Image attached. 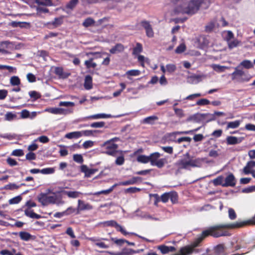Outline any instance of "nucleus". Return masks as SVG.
Here are the masks:
<instances>
[{"mask_svg": "<svg viewBox=\"0 0 255 255\" xmlns=\"http://www.w3.org/2000/svg\"><path fill=\"white\" fill-rule=\"evenodd\" d=\"M205 0H172L176 6L174 8L176 13L193 14L197 12L200 6L205 4Z\"/></svg>", "mask_w": 255, "mask_h": 255, "instance_id": "obj_1", "label": "nucleus"}, {"mask_svg": "<svg viewBox=\"0 0 255 255\" xmlns=\"http://www.w3.org/2000/svg\"><path fill=\"white\" fill-rule=\"evenodd\" d=\"M205 160L204 158H196L193 159L189 152L183 155V158L178 160L175 165L180 169H187L189 167H200Z\"/></svg>", "mask_w": 255, "mask_h": 255, "instance_id": "obj_2", "label": "nucleus"}, {"mask_svg": "<svg viewBox=\"0 0 255 255\" xmlns=\"http://www.w3.org/2000/svg\"><path fill=\"white\" fill-rule=\"evenodd\" d=\"M58 192H53L52 195H47L46 193H41L38 196V201L43 206L49 204H56L57 205H62L64 201L62 200V196L57 194Z\"/></svg>", "mask_w": 255, "mask_h": 255, "instance_id": "obj_3", "label": "nucleus"}, {"mask_svg": "<svg viewBox=\"0 0 255 255\" xmlns=\"http://www.w3.org/2000/svg\"><path fill=\"white\" fill-rule=\"evenodd\" d=\"M241 67L238 65L235 69V71L231 74L232 79L233 80H236L238 82L243 83L248 82L251 78L250 75L246 73L245 71L240 69Z\"/></svg>", "mask_w": 255, "mask_h": 255, "instance_id": "obj_4", "label": "nucleus"}, {"mask_svg": "<svg viewBox=\"0 0 255 255\" xmlns=\"http://www.w3.org/2000/svg\"><path fill=\"white\" fill-rule=\"evenodd\" d=\"M216 118L214 115H211L209 113L206 114H196L191 116H190L187 119V121L189 122L193 121L196 123H199L202 121H206V122H209L215 120Z\"/></svg>", "mask_w": 255, "mask_h": 255, "instance_id": "obj_5", "label": "nucleus"}, {"mask_svg": "<svg viewBox=\"0 0 255 255\" xmlns=\"http://www.w3.org/2000/svg\"><path fill=\"white\" fill-rule=\"evenodd\" d=\"M102 147H105L106 151L105 153L108 155L116 156L118 151V144L114 143L109 142L108 144H105V142L103 144Z\"/></svg>", "mask_w": 255, "mask_h": 255, "instance_id": "obj_6", "label": "nucleus"}, {"mask_svg": "<svg viewBox=\"0 0 255 255\" xmlns=\"http://www.w3.org/2000/svg\"><path fill=\"white\" fill-rule=\"evenodd\" d=\"M102 224L104 226L115 227L117 231L121 232L124 235H127L129 234L115 220L105 221L102 223Z\"/></svg>", "mask_w": 255, "mask_h": 255, "instance_id": "obj_7", "label": "nucleus"}, {"mask_svg": "<svg viewBox=\"0 0 255 255\" xmlns=\"http://www.w3.org/2000/svg\"><path fill=\"white\" fill-rule=\"evenodd\" d=\"M140 25L145 30L146 35L148 37H152L154 36V32L150 22L146 20H142Z\"/></svg>", "mask_w": 255, "mask_h": 255, "instance_id": "obj_8", "label": "nucleus"}, {"mask_svg": "<svg viewBox=\"0 0 255 255\" xmlns=\"http://www.w3.org/2000/svg\"><path fill=\"white\" fill-rule=\"evenodd\" d=\"M236 184V180L233 173H230L225 179L223 187H234Z\"/></svg>", "mask_w": 255, "mask_h": 255, "instance_id": "obj_9", "label": "nucleus"}, {"mask_svg": "<svg viewBox=\"0 0 255 255\" xmlns=\"http://www.w3.org/2000/svg\"><path fill=\"white\" fill-rule=\"evenodd\" d=\"M244 139V137H237L233 136H228L226 138V142L228 145H234L240 143Z\"/></svg>", "mask_w": 255, "mask_h": 255, "instance_id": "obj_10", "label": "nucleus"}, {"mask_svg": "<svg viewBox=\"0 0 255 255\" xmlns=\"http://www.w3.org/2000/svg\"><path fill=\"white\" fill-rule=\"evenodd\" d=\"M78 203V204L77 208V214L79 213L80 211L91 210L93 208L92 206L90 204L88 203H85L84 201L82 200H79Z\"/></svg>", "mask_w": 255, "mask_h": 255, "instance_id": "obj_11", "label": "nucleus"}, {"mask_svg": "<svg viewBox=\"0 0 255 255\" xmlns=\"http://www.w3.org/2000/svg\"><path fill=\"white\" fill-rule=\"evenodd\" d=\"M98 171L97 169H90L87 165H82L81 166V171L85 173V177H90Z\"/></svg>", "mask_w": 255, "mask_h": 255, "instance_id": "obj_12", "label": "nucleus"}, {"mask_svg": "<svg viewBox=\"0 0 255 255\" xmlns=\"http://www.w3.org/2000/svg\"><path fill=\"white\" fill-rule=\"evenodd\" d=\"M202 77V75L193 74L188 76L187 81L190 84H196L201 81Z\"/></svg>", "mask_w": 255, "mask_h": 255, "instance_id": "obj_13", "label": "nucleus"}, {"mask_svg": "<svg viewBox=\"0 0 255 255\" xmlns=\"http://www.w3.org/2000/svg\"><path fill=\"white\" fill-rule=\"evenodd\" d=\"M125 50L124 46L121 43H117L110 50L111 54H114L123 52Z\"/></svg>", "mask_w": 255, "mask_h": 255, "instance_id": "obj_14", "label": "nucleus"}, {"mask_svg": "<svg viewBox=\"0 0 255 255\" xmlns=\"http://www.w3.org/2000/svg\"><path fill=\"white\" fill-rule=\"evenodd\" d=\"M60 192L63 193L64 194L68 196V197L71 198H76L79 197L82 193L80 192L77 191H66L62 190Z\"/></svg>", "mask_w": 255, "mask_h": 255, "instance_id": "obj_15", "label": "nucleus"}, {"mask_svg": "<svg viewBox=\"0 0 255 255\" xmlns=\"http://www.w3.org/2000/svg\"><path fill=\"white\" fill-rule=\"evenodd\" d=\"M141 178L140 177H133L129 180L121 182L120 185L123 186H127L128 185H133L136 183L138 181H141Z\"/></svg>", "mask_w": 255, "mask_h": 255, "instance_id": "obj_16", "label": "nucleus"}, {"mask_svg": "<svg viewBox=\"0 0 255 255\" xmlns=\"http://www.w3.org/2000/svg\"><path fill=\"white\" fill-rule=\"evenodd\" d=\"M54 73L61 78H67L70 75V73H64L62 67H57L55 69Z\"/></svg>", "mask_w": 255, "mask_h": 255, "instance_id": "obj_17", "label": "nucleus"}, {"mask_svg": "<svg viewBox=\"0 0 255 255\" xmlns=\"http://www.w3.org/2000/svg\"><path fill=\"white\" fill-rule=\"evenodd\" d=\"M24 214L32 219H39L41 218V215L35 213L30 209L26 208L24 210Z\"/></svg>", "mask_w": 255, "mask_h": 255, "instance_id": "obj_18", "label": "nucleus"}, {"mask_svg": "<svg viewBox=\"0 0 255 255\" xmlns=\"http://www.w3.org/2000/svg\"><path fill=\"white\" fill-rule=\"evenodd\" d=\"M112 117L111 115L106 114H98L85 117V119H99L110 118Z\"/></svg>", "mask_w": 255, "mask_h": 255, "instance_id": "obj_19", "label": "nucleus"}, {"mask_svg": "<svg viewBox=\"0 0 255 255\" xmlns=\"http://www.w3.org/2000/svg\"><path fill=\"white\" fill-rule=\"evenodd\" d=\"M19 236L20 239L24 241H28L30 240H34V236H32L29 233L26 232H20L19 233Z\"/></svg>", "mask_w": 255, "mask_h": 255, "instance_id": "obj_20", "label": "nucleus"}, {"mask_svg": "<svg viewBox=\"0 0 255 255\" xmlns=\"http://www.w3.org/2000/svg\"><path fill=\"white\" fill-rule=\"evenodd\" d=\"M84 86L86 90H90L92 88V78L90 75L86 76Z\"/></svg>", "mask_w": 255, "mask_h": 255, "instance_id": "obj_21", "label": "nucleus"}, {"mask_svg": "<svg viewBox=\"0 0 255 255\" xmlns=\"http://www.w3.org/2000/svg\"><path fill=\"white\" fill-rule=\"evenodd\" d=\"M239 66V67L249 69L254 67V64L250 60H245L241 62Z\"/></svg>", "mask_w": 255, "mask_h": 255, "instance_id": "obj_22", "label": "nucleus"}, {"mask_svg": "<svg viewBox=\"0 0 255 255\" xmlns=\"http://www.w3.org/2000/svg\"><path fill=\"white\" fill-rule=\"evenodd\" d=\"M200 128H201V127H199V128H196L195 129H192V130H188V131L173 132H172V133H170L169 134V135L170 136H175V135L176 134H190V133H193V132H197V131H198L199 130V129Z\"/></svg>", "mask_w": 255, "mask_h": 255, "instance_id": "obj_23", "label": "nucleus"}, {"mask_svg": "<svg viewBox=\"0 0 255 255\" xmlns=\"http://www.w3.org/2000/svg\"><path fill=\"white\" fill-rule=\"evenodd\" d=\"M158 118L156 116H151L144 118L142 121V123L153 125L154 122L157 121Z\"/></svg>", "mask_w": 255, "mask_h": 255, "instance_id": "obj_24", "label": "nucleus"}, {"mask_svg": "<svg viewBox=\"0 0 255 255\" xmlns=\"http://www.w3.org/2000/svg\"><path fill=\"white\" fill-rule=\"evenodd\" d=\"M82 135V132L81 131H75L67 133L65 135V137L71 139L73 138H78Z\"/></svg>", "mask_w": 255, "mask_h": 255, "instance_id": "obj_25", "label": "nucleus"}, {"mask_svg": "<svg viewBox=\"0 0 255 255\" xmlns=\"http://www.w3.org/2000/svg\"><path fill=\"white\" fill-rule=\"evenodd\" d=\"M142 45L139 43H137L135 47L133 49L132 54L134 55H138L142 51Z\"/></svg>", "mask_w": 255, "mask_h": 255, "instance_id": "obj_26", "label": "nucleus"}, {"mask_svg": "<svg viewBox=\"0 0 255 255\" xmlns=\"http://www.w3.org/2000/svg\"><path fill=\"white\" fill-rule=\"evenodd\" d=\"M10 84L13 86H19L20 84V80L18 76H12L10 79Z\"/></svg>", "mask_w": 255, "mask_h": 255, "instance_id": "obj_27", "label": "nucleus"}, {"mask_svg": "<svg viewBox=\"0 0 255 255\" xmlns=\"http://www.w3.org/2000/svg\"><path fill=\"white\" fill-rule=\"evenodd\" d=\"M160 156V154L159 152H156L151 154L149 155L150 162L151 165H152V164H154L156 161H157L158 158Z\"/></svg>", "mask_w": 255, "mask_h": 255, "instance_id": "obj_28", "label": "nucleus"}, {"mask_svg": "<svg viewBox=\"0 0 255 255\" xmlns=\"http://www.w3.org/2000/svg\"><path fill=\"white\" fill-rule=\"evenodd\" d=\"M224 179V178L223 176L220 175V176H218V177H217L216 178L214 179L212 181V182L215 186H219V185L222 186V185L224 184V183L223 182Z\"/></svg>", "mask_w": 255, "mask_h": 255, "instance_id": "obj_29", "label": "nucleus"}, {"mask_svg": "<svg viewBox=\"0 0 255 255\" xmlns=\"http://www.w3.org/2000/svg\"><path fill=\"white\" fill-rule=\"evenodd\" d=\"M224 252V246L222 244L217 245L214 249V255H219Z\"/></svg>", "mask_w": 255, "mask_h": 255, "instance_id": "obj_30", "label": "nucleus"}, {"mask_svg": "<svg viewBox=\"0 0 255 255\" xmlns=\"http://www.w3.org/2000/svg\"><path fill=\"white\" fill-rule=\"evenodd\" d=\"M73 112V108H59V115H67L72 114Z\"/></svg>", "mask_w": 255, "mask_h": 255, "instance_id": "obj_31", "label": "nucleus"}, {"mask_svg": "<svg viewBox=\"0 0 255 255\" xmlns=\"http://www.w3.org/2000/svg\"><path fill=\"white\" fill-rule=\"evenodd\" d=\"M150 158H149V156H146L144 155H139L137 158V160L141 163H148L150 162Z\"/></svg>", "mask_w": 255, "mask_h": 255, "instance_id": "obj_32", "label": "nucleus"}, {"mask_svg": "<svg viewBox=\"0 0 255 255\" xmlns=\"http://www.w3.org/2000/svg\"><path fill=\"white\" fill-rule=\"evenodd\" d=\"M93 58H90L88 60H86L85 61V65L86 66L87 69L90 68H95L97 66V64L95 62H93Z\"/></svg>", "mask_w": 255, "mask_h": 255, "instance_id": "obj_33", "label": "nucleus"}, {"mask_svg": "<svg viewBox=\"0 0 255 255\" xmlns=\"http://www.w3.org/2000/svg\"><path fill=\"white\" fill-rule=\"evenodd\" d=\"M240 125V121H235L234 122H229L227 124V129L237 128L239 127Z\"/></svg>", "mask_w": 255, "mask_h": 255, "instance_id": "obj_34", "label": "nucleus"}, {"mask_svg": "<svg viewBox=\"0 0 255 255\" xmlns=\"http://www.w3.org/2000/svg\"><path fill=\"white\" fill-rule=\"evenodd\" d=\"M35 2L38 5H42L44 6L53 5L52 2L51 0H35Z\"/></svg>", "mask_w": 255, "mask_h": 255, "instance_id": "obj_35", "label": "nucleus"}, {"mask_svg": "<svg viewBox=\"0 0 255 255\" xmlns=\"http://www.w3.org/2000/svg\"><path fill=\"white\" fill-rule=\"evenodd\" d=\"M78 3V0H71L68 3H67L65 7L66 8L73 10Z\"/></svg>", "mask_w": 255, "mask_h": 255, "instance_id": "obj_36", "label": "nucleus"}, {"mask_svg": "<svg viewBox=\"0 0 255 255\" xmlns=\"http://www.w3.org/2000/svg\"><path fill=\"white\" fill-rule=\"evenodd\" d=\"M166 159L165 158H161L156 161L154 164H152L153 166H156L157 167L161 168L163 167L165 163H166Z\"/></svg>", "mask_w": 255, "mask_h": 255, "instance_id": "obj_37", "label": "nucleus"}, {"mask_svg": "<svg viewBox=\"0 0 255 255\" xmlns=\"http://www.w3.org/2000/svg\"><path fill=\"white\" fill-rule=\"evenodd\" d=\"M169 199L172 203L175 204L178 201V195L176 192H169Z\"/></svg>", "mask_w": 255, "mask_h": 255, "instance_id": "obj_38", "label": "nucleus"}, {"mask_svg": "<svg viewBox=\"0 0 255 255\" xmlns=\"http://www.w3.org/2000/svg\"><path fill=\"white\" fill-rule=\"evenodd\" d=\"M13 44L8 41H3L0 42V46L3 48H11L13 47Z\"/></svg>", "mask_w": 255, "mask_h": 255, "instance_id": "obj_39", "label": "nucleus"}, {"mask_svg": "<svg viewBox=\"0 0 255 255\" xmlns=\"http://www.w3.org/2000/svg\"><path fill=\"white\" fill-rule=\"evenodd\" d=\"M95 23L94 20L90 17L86 18L83 23V25L85 27H89Z\"/></svg>", "mask_w": 255, "mask_h": 255, "instance_id": "obj_40", "label": "nucleus"}, {"mask_svg": "<svg viewBox=\"0 0 255 255\" xmlns=\"http://www.w3.org/2000/svg\"><path fill=\"white\" fill-rule=\"evenodd\" d=\"M105 122L103 121L94 122L90 125V127L93 128H101L105 127Z\"/></svg>", "mask_w": 255, "mask_h": 255, "instance_id": "obj_41", "label": "nucleus"}, {"mask_svg": "<svg viewBox=\"0 0 255 255\" xmlns=\"http://www.w3.org/2000/svg\"><path fill=\"white\" fill-rule=\"evenodd\" d=\"M83 132L85 136H94L95 133H100L101 131L99 130H86Z\"/></svg>", "mask_w": 255, "mask_h": 255, "instance_id": "obj_42", "label": "nucleus"}, {"mask_svg": "<svg viewBox=\"0 0 255 255\" xmlns=\"http://www.w3.org/2000/svg\"><path fill=\"white\" fill-rule=\"evenodd\" d=\"M63 22V18L62 17L55 18L51 22V24L56 27L60 25Z\"/></svg>", "mask_w": 255, "mask_h": 255, "instance_id": "obj_43", "label": "nucleus"}, {"mask_svg": "<svg viewBox=\"0 0 255 255\" xmlns=\"http://www.w3.org/2000/svg\"><path fill=\"white\" fill-rule=\"evenodd\" d=\"M20 187V186H18L15 183H9L5 185L3 189L5 190H14L17 189Z\"/></svg>", "mask_w": 255, "mask_h": 255, "instance_id": "obj_44", "label": "nucleus"}, {"mask_svg": "<svg viewBox=\"0 0 255 255\" xmlns=\"http://www.w3.org/2000/svg\"><path fill=\"white\" fill-rule=\"evenodd\" d=\"M186 50V46L184 43L180 44L175 49V52L176 53H181Z\"/></svg>", "mask_w": 255, "mask_h": 255, "instance_id": "obj_45", "label": "nucleus"}, {"mask_svg": "<svg viewBox=\"0 0 255 255\" xmlns=\"http://www.w3.org/2000/svg\"><path fill=\"white\" fill-rule=\"evenodd\" d=\"M55 169L53 168H46L41 169V173L43 174H50L54 172Z\"/></svg>", "mask_w": 255, "mask_h": 255, "instance_id": "obj_46", "label": "nucleus"}, {"mask_svg": "<svg viewBox=\"0 0 255 255\" xmlns=\"http://www.w3.org/2000/svg\"><path fill=\"white\" fill-rule=\"evenodd\" d=\"M117 185L116 184H115L114 185H113L109 189L105 190H102V191H101L100 192H98L96 194H97V195L101 194H106H106H109L110 192H111L114 190V189L117 186Z\"/></svg>", "mask_w": 255, "mask_h": 255, "instance_id": "obj_47", "label": "nucleus"}, {"mask_svg": "<svg viewBox=\"0 0 255 255\" xmlns=\"http://www.w3.org/2000/svg\"><path fill=\"white\" fill-rule=\"evenodd\" d=\"M73 160L79 163H82L84 161L82 155L78 154H76L73 155Z\"/></svg>", "mask_w": 255, "mask_h": 255, "instance_id": "obj_48", "label": "nucleus"}, {"mask_svg": "<svg viewBox=\"0 0 255 255\" xmlns=\"http://www.w3.org/2000/svg\"><path fill=\"white\" fill-rule=\"evenodd\" d=\"M158 249L163 255L168 253V247L165 245H160L158 247Z\"/></svg>", "mask_w": 255, "mask_h": 255, "instance_id": "obj_49", "label": "nucleus"}, {"mask_svg": "<svg viewBox=\"0 0 255 255\" xmlns=\"http://www.w3.org/2000/svg\"><path fill=\"white\" fill-rule=\"evenodd\" d=\"M229 213V218L232 220H235L237 218V215L235 213V210L232 208H229L228 210Z\"/></svg>", "mask_w": 255, "mask_h": 255, "instance_id": "obj_50", "label": "nucleus"}, {"mask_svg": "<svg viewBox=\"0 0 255 255\" xmlns=\"http://www.w3.org/2000/svg\"><path fill=\"white\" fill-rule=\"evenodd\" d=\"M210 104V101L206 99H201L196 102V105L199 106H205Z\"/></svg>", "mask_w": 255, "mask_h": 255, "instance_id": "obj_51", "label": "nucleus"}, {"mask_svg": "<svg viewBox=\"0 0 255 255\" xmlns=\"http://www.w3.org/2000/svg\"><path fill=\"white\" fill-rule=\"evenodd\" d=\"M126 74L129 76H136L140 74V71L138 70H131L127 71Z\"/></svg>", "mask_w": 255, "mask_h": 255, "instance_id": "obj_52", "label": "nucleus"}, {"mask_svg": "<svg viewBox=\"0 0 255 255\" xmlns=\"http://www.w3.org/2000/svg\"><path fill=\"white\" fill-rule=\"evenodd\" d=\"M22 198L20 196H16L9 200V203L10 204H17L20 202Z\"/></svg>", "mask_w": 255, "mask_h": 255, "instance_id": "obj_53", "label": "nucleus"}, {"mask_svg": "<svg viewBox=\"0 0 255 255\" xmlns=\"http://www.w3.org/2000/svg\"><path fill=\"white\" fill-rule=\"evenodd\" d=\"M59 106L66 107H73L75 106V103L72 102H60L59 104Z\"/></svg>", "mask_w": 255, "mask_h": 255, "instance_id": "obj_54", "label": "nucleus"}, {"mask_svg": "<svg viewBox=\"0 0 255 255\" xmlns=\"http://www.w3.org/2000/svg\"><path fill=\"white\" fill-rule=\"evenodd\" d=\"M239 43V41L238 40H233L232 41H229L228 42V46L229 48L232 49L234 47H237Z\"/></svg>", "mask_w": 255, "mask_h": 255, "instance_id": "obj_55", "label": "nucleus"}, {"mask_svg": "<svg viewBox=\"0 0 255 255\" xmlns=\"http://www.w3.org/2000/svg\"><path fill=\"white\" fill-rule=\"evenodd\" d=\"M141 190L140 188L135 187H129L128 189H127L125 190V192L127 193H134L137 192H139Z\"/></svg>", "mask_w": 255, "mask_h": 255, "instance_id": "obj_56", "label": "nucleus"}, {"mask_svg": "<svg viewBox=\"0 0 255 255\" xmlns=\"http://www.w3.org/2000/svg\"><path fill=\"white\" fill-rule=\"evenodd\" d=\"M39 140L40 142L45 143H47L49 141V139L48 137L45 135H42L41 136H39L37 139H35L34 141H37Z\"/></svg>", "mask_w": 255, "mask_h": 255, "instance_id": "obj_57", "label": "nucleus"}, {"mask_svg": "<svg viewBox=\"0 0 255 255\" xmlns=\"http://www.w3.org/2000/svg\"><path fill=\"white\" fill-rule=\"evenodd\" d=\"M29 95L31 98L34 99V101L40 98V95L35 91H30L29 92Z\"/></svg>", "mask_w": 255, "mask_h": 255, "instance_id": "obj_58", "label": "nucleus"}, {"mask_svg": "<svg viewBox=\"0 0 255 255\" xmlns=\"http://www.w3.org/2000/svg\"><path fill=\"white\" fill-rule=\"evenodd\" d=\"M161 201L163 203L167 202L169 199V192L164 193L161 196Z\"/></svg>", "mask_w": 255, "mask_h": 255, "instance_id": "obj_59", "label": "nucleus"}, {"mask_svg": "<svg viewBox=\"0 0 255 255\" xmlns=\"http://www.w3.org/2000/svg\"><path fill=\"white\" fill-rule=\"evenodd\" d=\"M125 161L124 157L123 155L118 157L115 161V163L117 165H122L124 164Z\"/></svg>", "mask_w": 255, "mask_h": 255, "instance_id": "obj_60", "label": "nucleus"}, {"mask_svg": "<svg viewBox=\"0 0 255 255\" xmlns=\"http://www.w3.org/2000/svg\"><path fill=\"white\" fill-rule=\"evenodd\" d=\"M24 154L23 151L22 149H15L14 150L11 155L13 156H21Z\"/></svg>", "mask_w": 255, "mask_h": 255, "instance_id": "obj_61", "label": "nucleus"}, {"mask_svg": "<svg viewBox=\"0 0 255 255\" xmlns=\"http://www.w3.org/2000/svg\"><path fill=\"white\" fill-rule=\"evenodd\" d=\"M166 70L169 72L172 73L175 71L176 67L174 64H167L166 66Z\"/></svg>", "mask_w": 255, "mask_h": 255, "instance_id": "obj_62", "label": "nucleus"}, {"mask_svg": "<svg viewBox=\"0 0 255 255\" xmlns=\"http://www.w3.org/2000/svg\"><path fill=\"white\" fill-rule=\"evenodd\" d=\"M175 114L179 117L182 118L184 116L183 111L181 109L173 108Z\"/></svg>", "mask_w": 255, "mask_h": 255, "instance_id": "obj_63", "label": "nucleus"}, {"mask_svg": "<svg viewBox=\"0 0 255 255\" xmlns=\"http://www.w3.org/2000/svg\"><path fill=\"white\" fill-rule=\"evenodd\" d=\"M215 27V23L214 22H211L208 24H207L205 27V30L207 32H210Z\"/></svg>", "mask_w": 255, "mask_h": 255, "instance_id": "obj_64", "label": "nucleus"}]
</instances>
